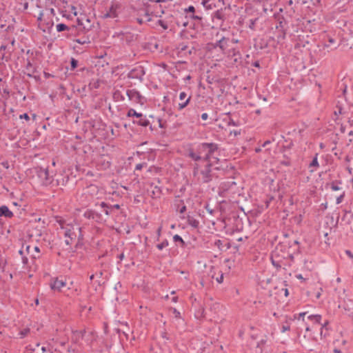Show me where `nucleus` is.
Segmentation results:
<instances>
[{
	"label": "nucleus",
	"mask_w": 353,
	"mask_h": 353,
	"mask_svg": "<svg viewBox=\"0 0 353 353\" xmlns=\"http://www.w3.org/2000/svg\"><path fill=\"white\" fill-rule=\"evenodd\" d=\"M217 145L213 143H201L196 148V150H190L189 157L194 161L203 160L210 163L213 153L217 150Z\"/></svg>",
	"instance_id": "nucleus-1"
},
{
	"label": "nucleus",
	"mask_w": 353,
	"mask_h": 353,
	"mask_svg": "<svg viewBox=\"0 0 353 353\" xmlns=\"http://www.w3.org/2000/svg\"><path fill=\"white\" fill-rule=\"evenodd\" d=\"M59 223L61 232L65 238V244L71 245L77 238V232H81V228L77 224L66 223L63 221H59Z\"/></svg>",
	"instance_id": "nucleus-2"
},
{
	"label": "nucleus",
	"mask_w": 353,
	"mask_h": 353,
	"mask_svg": "<svg viewBox=\"0 0 353 353\" xmlns=\"http://www.w3.org/2000/svg\"><path fill=\"white\" fill-rule=\"evenodd\" d=\"M211 164L207 163L203 169L196 165L194 170V176L196 178L197 181L201 183H208L212 179Z\"/></svg>",
	"instance_id": "nucleus-3"
},
{
	"label": "nucleus",
	"mask_w": 353,
	"mask_h": 353,
	"mask_svg": "<svg viewBox=\"0 0 353 353\" xmlns=\"http://www.w3.org/2000/svg\"><path fill=\"white\" fill-rule=\"evenodd\" d=\"M230 40L229 38L222 37L216 43V47H219L223 53L235 55L236 50L235 48L228 49L230 47Z\"/></svg>",
	"instance_id": "nucleus-4"
},
{
	"label": "nucleus",
	"mask_w": 353,
	"mask_h": 353,
	"mask_svg": "<svg viewBox=\"0 0 353 353\" xmlns=\"http://www.w3.org/2000/svg\"><path fill=\"white\" fill-rule=\"evenodd\" d=\"M279 251H281V249L279 250V247H276L271 255L272 265L276 268H281L285 265L284 262L285 256L281 255Z\"/></svg>",
	"instance_id": "nucleus-5"
},
{
	"label": "nucleus",
	"mask_w": 353,
	"mask_h": 353,
	"mask_svg": "<svg viewBox=\"0 0 353 353\" xmlns=\"http://www.w3.org/2000/svg\"><path fill=\"white\" fill-rule=\"evenodd\" d=\"M37 175L43 185H48L52 183V176H50L47 168H39L37 170Z\"/></svg>",
	"instance_id": "nucleus-6"
},
{
	"label": "nucleus",
	"mask_w": 353,
	"mask_h": 353,
	"mask_svg": "<svg viewBox=\"0 0 353 353\" xmlns=\"http://www.w3.org/2000/svg\"><path fill=\"white\" fill-rule=\"evenodd\" d=\"M145 74L144 68L141 65H137L129 72L128 77L130 79H136L141 81Z\"/></svg>",
	"instance_id": "nucleus-7"
},
{
	"label": "nucleus",
	"mask_w": 353,
	"mask_h": 353,
	"mask_svg": "<svg viewBox=\"0 0 353 353\" xmlns=\"http://www.w3.org/2000/svg\"><path fill=\"white\" fill-rule=\"evenodd\" d=\"M97 166L99 169L106 170L110 166V157L108 155H100L97 160Z\"/></svg>",
	"instance_id": "nucleus-8"
},
{
	"label": "nucleus",
	"mask_w": 353,
	"mask_h": 353,
	"mask_svg": "<svg viewBox=\"0 0 353 353\" xmlns=\"http://www.w3.org/2000/svg\"><path fill=\"white\" fill-rule=\"evenodd\" d=\"M121 6L117 2H112L107 12L105 14V17L116 18L118 16Z\"/></svg>",
	"instance_id": "nucleus-9"
},
{
	"label": "nucleus",
	"mask_w": 353,
	"mask_h": 353,
	"mask_svg": "<svg viewBox=\"0 0 353 353\" xmlns=\"http://www.w3.org/2000/svg\"><path fill=\"white\" fill-rule=\"evenodd\" d=\"M65 281L59 278L52 279L50 283V288L52 290L59 292L61 291V289L65 286Z\"/></svg>",
	"instance_id": "nucleus-10"
},
{
	"label": "nucleus",
	"mask_w": 353,
	"mask_h": 353,
	"mask_svg": "<svg viewBox=\"0 0 353 353\" xmlns=\"http://www.w3.org/2000/svg\"><path fill=\"white\" fill-rule=\"evenodd\" d=\"M126 94L130 100L135 103H143V97L141 95L139 91L135 89L128 90Z\"/></svg>",
	"instance_id": "nucleus-11"
},
{
	"label": "nucleus",
	"mask_w": 353,
	"mask_h": 353,
	"mask_svg": "<svg viewBox=\"0 0 353 353\" xmlns=\"http://www.w3.org/2000/svg\"><path fill=\"white\" fill-rule=\"evenodd\" d=\"M179 99L182 102L179 103L178 106H179V110H181L183 108H185L189 103V102L190 101V97H187V94L185 92H181L179 94Z\"/></svg>",
	"instance_id": "nucleus-12"
},
{
	"label": "nucleus",
	"mask_w": 353,
	"mask_h": 353,
	"mask_svg": "<svg viewBox=\"0 0 353 353\" xmlns=\"http://www.w3.org/2000/svg\"><path fill=\"white\" fill-rule=\"evenodd\" d=\"M14 216L12 211L6 205H2L0 208V216H5L6 218H12Z\"/></svg>",
	"instance_id": "nucleus-13"
},
{
	"label": "nucleus",
	"mask_w": 353,
	"mask_h": 353,
	"mask_svg": "<svg viewBox=\"0 0 353 353\" xmlns=\"http://www.w3.org/2000/svg\"><path fill=\"white\" fill-rule=\"evenodd\" d=\"M137 121L134 120L133 123L139 125L146 127L150 124V121L141 114V117H138Z\"/></svg>",
	"instance_id": "nucleus-14"
},
{
	"label": "nucleus",
	"mask_w": 353,
	"mask_h": 353,
	"mask_svg": "<svg viewBox=\"0 0 353 353\" xmlns=\"http://www.w3.org/2000/svg\"><path fill=\"white\" fill-rule=\"evenodd\" d=\"M201 4L208 10L215 8V4L212 3L210 0H201Z\"/></svg>",
	"instance_id": "nucleus-15"
},
{
	"label": "nucleus",
	"mask_w": 353,
	"mask_h": 353,
	"mask_svg": "<svg viewBox=\"0 0 353 353\" xmlns=\"http://www.w3.org/2000/svg\"><path fill=\"white\" fill-rule=\"evenodd\" d=\"M307 318L315 324H321V316L320 314L310 315Z\"/></svg>",
	"instance_id": "nucleus-16"
},
{
	"label": "nucleus",
	"mask_w": 353,
	"mask_h": 353,
	"mask_svg": "<svg viewBox=\"0 0 353 353\" xmlns=\"http://www.w3.org/2000/svg\"><path fill=\"white\" fill-rule=\"evenodd\" d=\"M188 223L192 227L196 228L199 225V221L194 219L193 216H189L188 217Z\"/></svg>",
	"instance_id": "nucleus-17"
},
{
	"label": "nucleus",
	"mask_w": 353,
	"mask_h": 353,
	"mask_svg": "<svg viewBox=\"0 0 353 353\" xmlns=\"http://www.w3.org/2000/svg\"><path fill=\"white\" fill-rule=\"evenodd\" d=\"M161 194V190L158 186H154L153 190L151 191V196L153 198L160 197Z\"/></svg>",
	"instance_id": "nucleus-18"
},
{
	"label": "nucleus",
	"mask_w": 353,
	"mask_h": 353,
	"mask_svg": "<svg viewBox=\"0 0 353 353\" xmlns=\"http://www.w3.org/2000/svg\"><path fill=\"white\" fill-rule=\"evenodd\" d=\"M127 117H136L137 118L141 117V113L137 112L134 109H130L127 113Z\"/></svg>",
	"instance_id": "nucleus-19"
},
{
	"label": "nucleus",
	"mask_w": 353,
	"mask_h": 353,
	"mask_svg": "<svg viewBox=\"0 0 353 353\" xmlns=\"http://www.w3.org/2000/svg\"><path fill=\"white\" fill-rule=\"evenodd\" d=\"M56 28H57V32H62V31L70 30V28L63 23L57 24L56 26Z\"/></svg>",
	"instance_id": "nucleus-20"
},
{
	"label": "nucleus",
	"mask_w": 353,
	"mask_h": 353,
	"mask_svg": "<svg viewBox=\"0 0 353 353\" xmlns=\"http://www.w3.org/2000/svg\"><path fill=\"white\" fill-rule=\"evenodd\" d=\"M214 17L217 19H223L224 18V14H223V12L222 11V10H216L214 14Z\"/></svg>",
	"instance_id": "nucleus-21"
},
{
	"label": "nucleus",
	"mask_w": 353,
	"mask_h": 353,
	"mask_svg": "<svg viewBox=\"0 0 353 353\" xmlns=\"http://www.w3.org/2000/svg\"><path fill=\"white\" fill-rule=\"evenodd\" d=\"M173 240L174 242H180L181 243L182 246H184V245H185L184 241L179 234H175L173 236Z\"/></svg>",
	"instance_id": "nucleus-22"
},
{
	"label": "nucleus",
	"mask_w": 353,
	"mask_h": 353,
	"mask_svg": "<svg viewBox=\"0 0 353 353\" xmlns=\"http://www.w3.org/2000/svg\"><path fill=\"white\" fill-rule=\"evenodd\" d=\"M318 154H316L315 157H314L312 161L310 163V167H319V163H318Z\"/></svg>",
	"instance_id": "nucleus-23"
},
{
	"label": "nucleus",
	"mask_w": 353,
	"mask_h": 353,
	"mask_svg": "<svg viewBox=\"0 0 353 353\" xmlns=\"http://www.w3.org/2000/svg\"><path fill=\"white\" fill-rule=\"evenodd\" d=\"M168 245V241L167 240H165L163 241L162 243H159L157 245V248L159 250H163L164 248L167 247Z\"/></svg>",
	"instance_id": "nucleus-24"
},
{
	"label": "nucleus",
	"mask_w": 353,
	"mask_h": 353,
	"mask_svg": "<svg viewBox=\"0 0 353 353\" xmlns=\"http://www.w3.org/2000/svg\"><path fill=\"white\" fill-rule=\"evenodd\" d=\"M30 332V329L29 328H26V329H23V330H21L20 332H19V336H20V338H24L25 336H26L28 335V334Z\"/></svg>",
	"instance_id": "nucleus-25"
},
{
	"label": "nucleus",
	"mask_w": 353,
	"mask_h": 353,
	"mask_svg": "<svg viewBox=\"0 0 353 353\" xmlns=\"http://www.w3.org/2000/svg\"><path fill=\"white\" fill-rule=\"evenodd\" d=\"M185 12H192L194 13L195 11V8L193 6H190L188 8L185 9Z\"/></svg>",
	"instance_id": "nucleus-26"
},
{
	"label": "nucleus",
	"mask_w": 353,
	"mask_h": 353,
	"mask_svg": "<svg viewBox=\"0 0 353 353\" xmlns=\"http://www.w3.org/2000/svg\"><path fill=\"white\" fill-rule=\"evenodd\" d=\"M101 206L102 208H105V210H104V212L105 213V214L108 215V214H109V211H108V210L107 209L108 206H107L106 203H104V202H102V203H101Z\"/></svg>",
	"instance_id": "nucleus-27"
},
{
	"label": "nucleus",
	"mask_w": 353,
	"mask_h": 353,
	"mask_svg": "<svg viewBox=\"0 0 353 353\" xmlns=\"http://www.w3.org/2000/svg\"><path fill=\"white\" fill-rule=\"evenodd\" d=\"M77 63H78V61H77L76 59H72V60H71V66H72V68L73 69H74L75 68H77Z\"/></svg>",
	"instance_id": "nucleus-28"
},
{
	"label": "nucleus",
	"mask_w": 353,
	"mask_h": 353,
	"mask_svg": "<svg viewBox=\"0 0 353 353\" xmlns=\"http://www.w3.org/2000/svg\"><path fill=\"white\" fill-rule=\"evenodd\" d=\"M172 313L174 315V316L176 318H179L180 317V312L175 308H173L172 309Z\"/></svg>",
	"instance_id": "nucleus-29"
},
{
	"label": "nucleus",
	"mask_w": 353,
	"mask_h": 353,
	"mask_svg": "<svg viewBox=\"0 0 353 353\" xmlns=\"http://www.w3.org/2000/svg\"><path fill=\"white\" fill-rule=\"evenodd\" d=\"M331 188L334 191H337V190H339L341 189V188L339 185H337L336 184H335V183H332L331 185Z\"/></svg>",
	"instance_id": "nucleus-30"
},
{
	"label": "nucleus",
	"mask_w": 353,
	"mask_h": 353,
	"mask_svg": "<svg viewBox=\"0 0 353 353\" xmlns=\"http://www.w3.org/2000/svg\"><path fill=\"white\" fill-rule=\"evenodd\" d=\"M20 119H25L26 120L28 121L30 120V117L27 113H24L23 114H21L19 116Z\"/></svg>",
	"instance_id": "nucleus-31"
},
{
	"label": "nucleus",
	"mask_w": 353,
	"mask_h": 353,
	"mask_svg": "<svg viewBox=\"0 0 353 353\" xmlns=\"http://www.w3.org/2000/svg\"><path fill=\"white\" fill-rule=\"evenodd\" d=\"M70 10L74 14V16L77 15V12L75 6H70Z\"/></svg>",
	"instance_id": "nucleus-32"
},
{
	"label": "nucleus",
	"mask_w": 353,
	"mask_h": 353,
	"mask_svg": "<svg viewBox=\"0 0 353 353\" xmlns=\"http://www.w3.org/2000/svg\"><path fill=\"white\" fill-rule=\"evenodd\" d=\"M343 198V194H342L340 196L337 197V199H336V203L337 204L341 203L342 202Z\"/></svg>",
	"instance_id": "nucleus-33"
},
{
	"label": "nucleus",
	"mask_w": 353,
	"mask_h": 353,
	"mask_svg": "<svg viewBox=\"0 0 353 353\" xmlns=\"http://www.w3.org/2000/svg\"><path fill=\"white\" fill-rule=\"evenodd\" d=\"M43 16V12H40V13L37 17V21L39 22H41Z\"/></svg>",
	"instance_id": "nucleus-34"
},
{
	"label": "nucleus",
	"mask_w": 353,
	"mask_h": 353,
	"mask_svg": "<svg viewBox=\"0 0 353 353\" xmlns=\"http://www.w3.org/2000/svg\"><path fill=\"white\" fill-rule=\"evenodd\" d=\"M144 164L143 163H139L136 165V170H140L142 169V168L143 167Z\"/></svg>",
	"instance_id": "nucleus-35"
},
{
	"label": "nucleus",
	"mask_w": 353,
	"mask_h": 353,
	"mask_svg": "<svg viewBox=\"0 0 353 353\" xmlns=\"http://www.w3.org/2000/svg\"><path fill=\"white\" fill-rule=\"evenodd\" d=\"M208 114L207 113H205H205H203V114H201V119H202L203 120H207V119H208Z\"/></svg>",
	"instance_id": "nucleus-36"
},
{
	"label": "nucleus",
	"mask_w": 353,
	"mask_h": 353,
	"mask_svg": "<svg viewBox=\"0 0 353 353\" xmlns=\"http://www.w3.org/2000/svg\"><path fill=\"white\" fill-rule=\"evenodd\" d=\"M290 330V326L289 325H283L282 327V332H284L285 331H288Z\"/></svg>",
	"instance_id": "nucleus-37"
},
{
	"label": "nucleus",
	"mask_w": 353,
	"mask_h": 353,
	"mask_svg": "<svg viewBox=\"0 0 353 353\" xmlns=\"http://www.w3.org/2000/svg\"><path fill=\"white\" fill-rule=\"evenodd\" d=\"M345 253L350 258L353 259V254L350 250H346Z\"/></svg>",
	"instance_id": "nucleus-38"
},
{
	"label": "nucleus",
	"mask_w": 353,
	"mask_h": 353,
	"mask_svg": "<svg viewBox=\"0 0 353 353\" xmlns=\"http://www.w3.org/2000/svg\"><path fill=\"white\" fill-rule=\"evenodd\" d=\"M296 278L303 281L305 280L301 274H296Z\"/></svg>",
	"instance_id": "nucleus-39"
},
{
	"label": "nucleus",
	"mask_w": 353,
	"mask_h": 353,
	"mask_svg": "<svg viewBox=\"0 0 353 353\" xmlns=\"http://www.w3.org/2000/svg\"><path fill=\"white\" fill-rule=\"evenodd\" d=\"M223 274H221V275L220 276V277L216 278V281H217V282H218V283H222V282H223Z\"/></svg>",
	"instance_id": "nucleus-40"
},
{
	"label": "nucleus",
	"mask_w": 353,
	"mask_h": 353,
	"mask_svg": "<svg viewBox=\"0 0 353 353\" xmlns=\"http://www.w3.org/2000/svg\"><path fill=\"white\" fill-rule=\"evenodd\" d=\"M28 261V259L27 257L23 256L22 257V262L24 265L27 264Z\"/></svg>",
	"instance_id": "nucleus-41"
},
{
	"label": "nucleus",
	"mask_w": 353,
	"mask_h": 353,
	"mask_svg": "<svg viewBox=\"0 0 353 353\" xmlns=\"http://www.w3.org/2000/svg\"><path fill=\"white\" fill-rule=\"evenodd\" d=\"M228 124L230 125H236V123L235 122L232 120V119H230V121L228 122Z\"/></svg>",
	"instance_id": "nucleus-42"
},
{
	"label": "nucleus",
	"mask_w": 353,
	"mask_h": 353,
	"mask_svg": "<svg viewBox=\"0 0 353 353\" xmlns=\"http://www.w3.org/2000/svg\"><path fill=\"white\" fill-rule=\"evenodd\" d=\"M185 210H186V207H185V205H183V206L180 209V213H183Z\"/></svg>",
	"instance_id": "nucleus-43"
},
{
	"label": "nucleus",
	"mask_w": 353,
	"mask_h": 353,
	"mask_svg": "<svg viewBox=\"0 0 353 353\" xmlns=\"http://www.w3.org/2000/svg\"><path fill=\"white\" fill-rule=\"evenodd\" d=\"M161 227H159V228L157 229V236H160V235H161Z\"/></svg>",
	"instance_id": "nucleus-44"
},
{
	"label": "nucleus",
	"mask_w": 353,
	"mask_h": 353,
	"mask_svg": "<svg viewBox=\"0 0 353 353\" xmlns=\"http://www.w3.org/2000/svg\"><path fill=\"white\" fill-rule=\"evenodd\" d=\"M178 301V297L177 296H174L172 298V301L174 302V303H176Z\"/></svg>",
	"instance_id": "nucleus-45"
},
{
	"label": "nucleus",
	"mask_w": 353,
	"mask_h": 353,
	"mask_svg": "<svg viewBox=\"0 0 353 353\" xmlns=\"http://www.w3.org/2000/svg\"><path fill=\"white\" fill-rule=\"evenodd\" d=\"M238 42H239V40L236 39H232V40H230V43H237Z\"/></svg>",
	"instance_id": "nucleus-46"
},
{
	"label": "nucleus",
	"mask_w": 353,
	"mask_h": 353,
	"mask_svg": "<svg viewBox=\"0 0 353 353\" xmlns=\"http://www.w3.org/2000/svg\"><path fill=\"white\" fill-rule=\"evenodd\" d=\"M327 324H328V321H325V323H324L321 324V326H322L321 327H322V328L325 327L327 326Z\"/></svg>",
	"instance_id": "nucleus-47"
},
{
	"label": "nucleus",
	"mask_w": 353,
	"mask_h": 353,
	"mask_svg": "<svg viewBox=\"0 0 353 353\" xmlns=\"http://www.w3.org/2000/svg\"><path fill=\"white\" fill-rule=\"evenodd\" d=\"M305 314H306V312H301V313H299V319H300L301 317L304 316Z\"/></svg>",
	"instance_id": "nucleus-48"
},
{
	"label": "nucleus",
	"mask_w": 353,
	"mask_h": 353,
	"mask_svg": "<svg viewBox=\"0 0 353 353\" xmlns=\"http://www.w3.org/2000/svg\"><path fill=\"white\" fill-rule=\"evenodd\" d=\"M191 17L196 19H201V17L199 16L192 15Z\"/></svg>",
	"instance_id": "nucleus-49"
},
{
	"label": "nucleus",
	"mask_w": 353,
	"mask_h": 353,
	"mask_svg": "<svg viewBox=\"0 0 353 353\" xmlns=\"http://www.w3.org/2000/svg\"><path fill=\"white\" fill-rule=\"evenodd\" d=\"M34 250L37 253H39V251H40V250H39V247H37V246H34Z\"/></svg>",
	"instance_id": "nucleus-50"
},
{
	"label": "nucleus",
	"mask_w": 353,
	"mask_h": 353,
	"mask_svg": "<svg viewBox=\"0 0 353 353\" xmlns=\"http://www.w3.org/2000/svg\"><path fill=\"white\" fill-rule=\"evenodd\" d=\"M334 353H341V351L339 349H334Z\"/></svg>",
	"instance_id": "nucleus-51"
},
{
	"label": "nucleus",
	"mask_w": 353,
	"mask_h": 353,
	"mask_svg": "<svg viewBox=\"0 0 353 353\" xmlns=\"http://www.w3.org/2000/svg\"><path fill=\"white\" fill-rule=\"evenodd\" d=\"M329 42L330 43H334L335 42V40L332 38L329 39Z\"/></svg>",
	"instance_id": "nucleus-52"
},
{
	"label": "nucleus",
	"mask_w": 353,
	"mask_h": 353,
	"mask_svg": "<svg viewBox=\"0 0 353 353\" xmlns=\"http://www.w3.org/2000/svg\"><path fill=\"white\" fill-rule=\"evenodd\" d=\"M30 245H27V246H26V250H27V252H28V253H30Z\"/></svg>",
	"instance_id": "nucleus-53"
},
{
	"label": "nucleus",
	"mask_w": 353,
	"mask_h": 353,
	"mask_svg": "<svg viewBox=\"0 0 353 353\" xmlns=\"http://www.w3.org/2000/svg\"><path fill=\"white\" fill-rule=\"evenodd\" d=\"M288 294H289V292H288V289H285V296H288Z\"/></svg>",
	"instance_id": "nucleus-54"
},
{
	"label": "nucleus",
	"mask_w": 353,
	"mask_h": 353,
	"mask_svg": "<svg viewBox=\"0 0 353 353\" xmlns=\"http://www.w3.org/2000/svg\"><path fill=\"white\" fill-rule=\"evenodd\" d=\"M349 123H350V125L351 126V128H353V120L350 121Z\"/></svg>",
	"instance_id": "nucleus-55"
},
{
	"label": "nucleus",
	"mask_w": 353,
	"mask_h": 353,
	"mask_svg": "<svg viewBox=\"0 0 353 353\" xmlns=\"http://www.w3.org/2000/svg\"><path fill=\"white\" fill-rule=\"evenodd\" d=\"M348 134H349L350 136H352V135H353V128H352V130H351L350 131V132L348 133Z\"/></svg>",
	"instance_id": "nucleus-56"
},
{
	"label": "nucleus",
	"mask_w": 353,
	"mask_h": 353,
	"mask_svg": "<svg viewBox=\"0 0 353 353\" xmlns=\"http://www.w3.org/2000/svg\"><path fill=\"white\" fill-rule=\"evenodd\" d=\"M94 277V274H92L90 276V280L92 281Z\"/></svg>",
	"instance_id": "nucleus-57"
},
{
	"label": "nucleus",
	"mask_w": 353,
	"mask_h": 353,
	"mask_svg": "<svg viewBox=\"0 0 353 353\" xmlns=\"http://www.w3.org/2000/svg\"><path fill=\"white\" fill-rule=\"evenodd\" d=\"M41 350H42V352H45L46 351V347H43L41 348Z\"/></svg>",
	"instance_id": "nucleus-58"
},
{
	"label": "nucleus",
	"mask_w": 353,
	"mask_h": 353,
	"mask_svg": "<svg viewBox=\"0 0 353 353\" xmlns=\"http://www.w3.org/2000/svg\"><path fill=\"white\" fill-rule=\"evenodd\" d=\"M269 143H270V141H265V142L263 143V146H265V145H266L267 144H268Z\"/></svg>",
	"instance_id": "nucleus-59"
},
{
	"label": "nucleus",
	"mask_w": 353,
	"mask_h": 353,
	"mask_svg": "<svg viewBox=\"0 0 353 353\" xmlns=\"http://www.w3.org/2000/svg\"><path fill=\"white\" fill-rule=\"evenodd\" d=\"M190 78H191V77L190 75H188L185 77V79L189 80V79H190Z\"/></svg>",
	"instance_id": "nucleus-60"
},
{
	"label": "nucleus",
	"mask_w": 353,
	"mask_h": 353,
	"mask_svg": "<svg viewBox=\"0 0 353 353\" xmlns=\"http://www.w3.org/2000/svg\"><path fill=\"white\" fill-rule=\"evenodd\" d=\"M32 257H33L34 259H36V258L39 257V256H37V255L32 254Z\"/></svg>",
	"instance_id": "nucleus-61"
},
{
	"label": "nucleus",
	"mask_w": 353,
	"mask_h": 353,
	"mask_svg": "<svg viewBox=\"0 0 353 353\" xmlns=\"http://www.w3.org/2000/svg\"><path fill=\"white\" fill-rule=\"evenodd\" d=\"M114 208H119V205L118 204H117V205H114Z\"/></svg>",
	"instance_id": "nucleus-62"
},
{
	"label": "nucleus",
	"mask_w": 353,
	"mask_h": 353,
	"mask_svg": "<svg viewBox=\"0 0 353 353\" xmlns=\"http://www.w3.org/2000/svg\"><path fill=\"white\" fill-rule=\"evenodd\" d=\"M336 281H337V282H339H339H341V279H340V278H338Z\"/></svg>",
	"instance_id": "nucleus-63"
},
{
	"label": "nucleus",
	"mask_w": 353,
	"mask_h": 353,
	"mask_svg": "<svg viewBox=\"0 0 353 353\" xmlns=\"http://www.w3.org/2000/svg\"><path fill=\"white\" fill-rule=\"evenodd\" d=\"M36 304L38 305L39 304V300L37 299L36 301H35Z\"/></svg>",
	"instance_id": "nucleus-64"
}]
</instances>
